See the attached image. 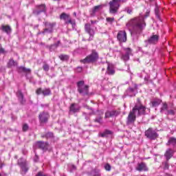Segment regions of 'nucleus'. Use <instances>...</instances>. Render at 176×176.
<instances>
[{"label": "nucleus", "instance_id": "nucleus-1", "mask_svg": "<svg viewBox=\"0 0 176 176\" xmlns=\"http://www.w3.org/2000/svg\"><path fill=\"white\" fill-rule=\"evenodd\" d=\"M151 10H147L145 15L140 14L139 16L135 17L131 19L127 23L126 27H131V35L133 41H138L140 34H142V31L145 30L146 27V23H145V19L149 17Z\"/></svg>", "mask_w": 176, "mask_h": 176}, {"label": "nucleus", "instance_id": "nucleus-2", "mask_svg": "<svg viewBox=\"0 0 176 176\" xmlns=\"http://www.w3.org/2000/svg\"><path fill=\"white\" fill-rule=\"evenodd\" d=\"M145 111H146V107L141 104L140 99H138V102L128 115L126 118V124L128 126L133 124L134 122H135V119H137L138 116H142V115H145Z\"/></svg>", "mask_w": 176, "mask_h": 176}, {"label": "nucleus", "instance_id": "nucleus-3", "mask_svg": "<svg viewBox=\"0 0 176 176\" xmlns=\"http://www.w3.org/2000/svg\"><path fill=\"white\" fill-rule=\"evenodd\" d=\"M128 0H112L109 3L110 14H117L120 3H125Z\"/></svg>", "mask_w": 176, "mask_h": 176}, {"label": "nucleus", "instance_id": "nucleus-4", "mask_svg": "<svg viewBox=\"0 0 176 176\" xmlns=\"http://www.w3.org/2000/svg\"><path fill=\"white\" fill-rule=\"evenodd\" d=\"M78 91L82 96H87L89 94V86L85 85V81L81 80L77 82Z\"/></svg>", "mask_w": 176, "mask_h": 176}, {"label": "nucleus", "instance_id": "nucleus-5", "mask_svg": "<svg viewBox=\"0 0 176 176\" xmlns=\"http://www.w3.org/2000/svg\"><path fill=\"white\" fill-rule=\"evenodd\" d=\"M98 60V53L96 52V50H93L91 54L87 56L84 60H81V63L84 64L89 63H94V61H97Z\"/></svg>", "mask_w": 176, "mask_h": 176}, {"label": "nucleus", "instance_id": "nucleus-6", "mask_svg": "<svg viewBox=\"0 0 176 176\" xmlns=\"http://www.w3.org/2000/svg\"><path fill=\"white\" fill-rule=\"evenodd\" d=\"M160 36L159 34H153L147 40L144 41L146 47H148L149 45H156L159 42Z\"/></svg>", "mask_w": 176, "mask_h": 176}, {"label": "nucleus", "instance_id": "nucleus-7", "mask_svg": "<svg viewBox=\"0 0 176 176\" xmlns=\"http://www.w3.org/2000/svg\"><path fill=\"white\" fill-rule=\"evenodd\" d=\"M138 85L137 84L133 85V88L129 87L125 91V96L128 97H135L137 93H138Z\"/></svg>", "mask_w": 176, "mask_h": 176}, {"label": "nucleus", "instance_id": "nucleus-8", "mask_svg": "<svg viewBox=\"0 0 176 176\" xmlns=\"http://www.w3.org/2000/svg\"><path fill=\"white\" fill-rule=\"evenodd\" d=\"M18 164L20 166L23 174H25L28 172L30 168L28 167V162H27V160H24L23 158H21L18 160Z\"/></svg>", "mask_w": 176, "mask_h": 176}, {"label": "nucleus", "instance_id": "nucleus-9", "mask_svg": "<svg viewBox=\"0 0 176 176\" xmlns=\"http://www.w3.org/2000/svg\"><path fill=\"white\" fill-rule=\"evenodd\" d=\"M44 25L45 28L42 32V34H52V32H53V28H54L56 25V23L44 22Z\"/></svg>", "mask_w": 176, "mask_h": 176}, {"label": "nucleus", "instance_id": "nucleus-10", "mask_svg": "<svg viewBox=\"0 0 176 176\" xmlns=\"http://www.w3.org/2000/svg\"><path fill=\"white\" fill-rule=\"evenodd\" d=\"M145 135L147 138H149V140H156L157 138L159 137L157 132L152 128H149L145 131Z\"/></svg>", "mask_w": 176, "mask_h": 176}, {"label": "nucleus", "instance_id": "nucleus-11", "mask_svg": "<svg viewBox=\"0 0 176 176\" xmlns=\"http://www.w3.org/2000/svg\"><path fill=\"white\" fill-rule=\"evenodd\" d=\"M46 12V6L45 4H41L36 6V9L33 10V14L35 16H39L41 13Z\"/></svg>", "mask_w": 176, "mask_h": 176}, {"label": "nucleus", "instance_id": "nucleus-12", "mask_svg": "<svg viewBox=\"0 0 176 176\" xmlns=\"http://www.w3.org/2000/svg\"><path fill=\"white\" fill-rule=\"evenodd\" d=\"M85 30L87 34L89 35V38L88 41H93V38L94 37V30L91 29V26L89 23H86L85 25Z\"/></svg>", "mask_w": 176, "mask_h": 176}, {"label": "nucleus", "instance_id": "nucleus-13", "mask_svg": "<svg viewBox=\"0 0 176 176\" xmlns=\"http://www.w3.org/2000/svg\"><path fill=\"white\" fill-rule=\"evenodd\" d=\"M36 94L38 96L43 94V96H50V94H52V91L50 90V88H45L43 89L42 88H38L36 91Z\"/></svg>", "mask_w": 176, "mask_h": 176}, {"label": "nucleus", "instance_id": "nucleus-14", "mask_svg": "<svg viewBox=\"0 0 176 176\" xmlns=\"http://www.w3.org/2000/svg\"><path fill=\"white\" fill-rule=\"evenodd\" d=\"M50 117V116H49V113L43 111L39 114L38 119L41 123H46V122H47V120H49Z\"/></svg>", "mask_w": 176, "mask_h": 176}, {"label": "nucleus", "instance_id": "nucleus-15", "mask_svg": "<svg viewBox=\"0 0 176 176\" xmlns=\"http://www.w3.org/2000/svg\"><path fill=\"white\" fill-rule=\"evenodd\" d=\"M117 39L119 42H126L127 41V34L125 31H120L117 35Z\"/></svg>", "mask_w": 176, "mask_h": 176}, {"label": "nucleus", "instance_id": "nucleus-16", "mask_svg": "<svg viewBox=\"0 0 176 176\" xmlns=\"http://www.w3.org/2000/svg\"><path fill=\"white\" fill-rule=\"evenodd\" d=\"M137 171H148V166H146V164L145 162H140L138 164V166L136 167Z\"/></svg>", "mask_w": 176, "mask_h": 176}, {"label": "nucleus", "instance_id": "nucleus-17", "mask_svg": "<svg viewBox=\"0 0 176 176\" xmlns=\"http://www.w3.org/2000/svg\"><path fill=\"white\" fill-rule=\"evenodd\" d=\"M102 8H104V5H99V6H94L92 8L91 16L92 17H94V16H96V14L97 12H100V10H102Z\"/></svg>", "mask_w": 176, "mask_h": 176}, {"label": "nucleus", "instance_id": "nucleus-18", "mask_svg": "<svg viewBox=\"0 0 176 176\" xmlns=\"http://www.w3.org/2000/svg\"><path fill=\"white\" fill-rule=\"evenodd\" d=\"M47 145H48L47 142H38L36 143V146L40 149H42V151L47 150Z\"/></svg>", "mask_w": 176, "mask_h": 176}, {"label": "nucleus", "instance_id": "nucleus-19", "mask_svg": "<svg viewBox=\"0 0 176 176\" xmlns=\"http://www.w3.org/2000/svg\"><path fill=\"white\" fill-rule=\"evenodd\" d=\"M113 116H118L116 110L108 111L105 113V118H113Z\"/></svg>", "mask_w": 176, "mask_h": 176}, {"label": "nucleus", "instance_id": "nucleus-20", "mask_svg": "<svg viewBox=\"0 0 176 176\" xmlns=\"http://www.w3.org/2000/svg\"><path fill=\"white\" fill-rule=\"evenodd\" d=\"M80 109V107L79 105L73 103L70 106V111L73 112L74 113H76V112H79V110Z\"/></svg>", "mask_w": 176, "mask_h": 176}, {"label": "nucleus", "instance_id": "nucleus-21", "mask_svg": "<svg viewBox=\"0 0 176 176\" xmlns=\"http://www.w3.org/2000/svg\"><path fill=\"white\" fill-rule=\"evenodd\" d=\"M1 31L3 32H6L8 35L10 34V32H12V28L9 25H1Z\"/></svg>", "mask_w": 176, "mask_h": 176}, {"label": "nucleus", "instance_id": "nucleus-22", "mask_svg": "<svg viewBox=\"0 0 176 176\" xmlns=\"http://www.w3.org/2000/svg\"><path fill=\"white\" fill-rule=\"evenodd\" d=\"M173 150H171V148H168V150H166L164 156L167 160V162H168L172 157H173Z\"/></svg>", "mask_w": 176, "mask_h": 176}, {"label": "nucleus", "instance_id": "nucleus-23", "mask_svg": "<svg viewBox=\"0 0 176 176\" xmlns=\"http://www.w3.org/2000/svg\"><path fill=\"white\" fill-rule=\"evenodd\" d=\"M107 74H108V75H113V74H115V69L112 64H108Z\"/></svg>", "mask_w": 176, "mask_h": 176}, {"label": "nucleus", "instance_id": "nucleus-24", "mask_svg": "<svg viewBox=\"0 0 176 176\" xmlns=\"http://www.w3.org/2000/svg\"><path fill=\"white\" fill-rule=\"evenodd\" d=\"M16 96L21 104L25 103V100H24V95H23L21 91H18L16 93Z\"/></svg>", "mask_w": 176, "mask_h": 176}, {"label": "nucleus", "instance_id": "nucleus-25", "mask_svg": "<svg viewBox=\"0 0 176 176\" xmlns=\"http://www.w3.org/2000/svg\"><path fill=\"white\" fill-rule=\"evenodd\" d=\"M60 20H64V21H69V19H71V18L69 17V14L65 13V12H63L60 15Z\"/></svg>", "mask_w": 176, "mask_h": 176}, {"label": "nucleus", "instance_id": "nucleus-26", "mask_svg": "<svg viewBox=\"0 0 176 176\" xmlns=\"http://www.w3.org/2000/svg\"><path fill=\"white\" fill-rule=\"evenodd\" d=\"M155 14L160 21H162V18H160V10H159V6L157 4L155 5Z\"/></svg>", "mask_w": 176, "mask_h": 176}, {"label": "nucleus", "instance_id": "nucleus-27", "mask_svg": "<svg viewBox=\"0 0 176 176\" xmlns=\"http://www.w3.org/2000/svg\"><path fill=\"white\" fill-rule=\"evenodd\" d=\"M151 105L153 107H159L162 104V100L160 99H154L151 102Z\"/></svg>", "mask_w": 176, "mask_h": 176}, {"label": "nucleus", "instance_id": "nucleus-28", "mask_svg": "<svg viewBox=\"0 0 176 176\" xmlns=\"http://www.w3.org/2000/svg\"><path fill=\"white\" fill-rule=\"evenodd\" d=\"M168 111V105L167 103L164 102L162 104V107L160 109L161 113H166Z\"/></svg>", "mask_w": 176, "mask_h": 176}, {"label": "nucleus", "instance_id": "nucleus-29", "mask_svg": "<svg viewBox=\"0 0 176 176\" xmlns=\"http://www.w3.org/2000/svg\"><path fill=\"white\" fill-rule=\"evenodd\" d=\"M166 145H172V146H176V138L174 137L170 138Z\"/></svg>", "mask_w": 176, "mask_h": 176}, {"label": "nucleus", "instance_id": "nucleus-30", "mask_svg": "<svg viewBox=\"0 0 176 176\" xmlns=\"http://www.w3.org/2000/svg\"><path fill=\"white\" fill-rule=\"evenodd\" d=\"M112 132L111 131L106 130L104 132L100 133V136L102 138H107L108 135H111Z\"/></svg>", "mask_w": 176, "mask_h": 176}, {"label": "nucleus", "instance_id": "nucleus-31", "mask_svg": "<svg viewBox=\"0 0 176 176\" xmlns=\"http://www.w3.org/2000/svg\"><path fill=\"white\" fill-rule=\"evenodd\" d=\"M161 167L164 170H168V167H170V165H168V161L166 160V162H162Z\"/></svg>", "mask_w": 176, "mask_h": 176}, {"label": "nucleus", "instance_id": "nucleus-32", "mask_svg": "<svg viewBox=\"0 0 176 176\" xmlns=\"http://www.w3.org/2000/svg\"><path fill=\"white\" fill-rule=\"evenodd\" d=\"M42 138H53L54 135L52 132H48L45 135H41Z\"/></svg>", "mask_w": 176, "mask_h": 176}, {"label": "nucleus", "instance_id": "nucleus-33", "mask_svg": "<svg viewBox=\"0 0 176 176\" xmlns=\"http://www.w3.org/2000/svg\"><path fill=\"white\" fill-rule=\"evenodd\" d=\"M124 52H125V54H126V56H129L130 57L133 51L129 47H127L124 49Z\"/></svg>", "mask_w": 176, "mask_h": 176}, {"label": "nucleus", "instance_id": "nucleus-34", "mask_svg": "<svg viewBox=\"0 0 176 176\" xmlns=\"http://www.w3.org/2000/svg\"><path fill=\"white\" fill-rule=\"evenodd\" d=\"M59 58L62 60V61H67V60H68L69 58V56H68V55H60L59 56Z\"/></svg>", "mask_w": 176, "mask_h": 176}, {"label": "nucleus", "instance_id": "nucleus-35", "mask_svg": "<svg viewBox=\"0 0 176 176\" xmlns=\"http://www.w3.org/2000/svg\"><path fill=\"white\" fill-rule=\"evenodd\" d=\"M121 58L124 61H129V60H130V56L129 55H126V54H122Z\"/></svg>", "mask_w": 176, "mask_h": 176}, {"label": "nucleus", "instance_id": "nucleus-36", "mask_svg": "<svg viewBox=\"0 0 176 176\" xmlns=\"http://www.w3.org/2000/svg\"><path fill=\"white\" fill-rule=\"evenodd\" d=\"M176 110L170 109L165 112V115H175Z\"/></svg>", "mask_w": 176, "mask_h": 176}, {"label": "nucleus", "instance_id": "nucleus-37", "mask_svg": "<svg viewBox=\"0 0 176 176\" xmlns=\"http://www.w3.org/2000/svg\"><path fill=\"white\" fill-rule=\"evenodd\" d=\"M124 12H126L128 14H131L133 12V8H131L130 7H126L124 10Z\"/></svg>", "mask_w": 176, "mask_h": 176}, {"label": "nucleus", "instance_id": "nucleus-38", "mask_svg": "<svg viewBox=\"0 0 176 176\" xmlns=\"http://www.w3.org/2000/svg\"><path fill=\"white\" fill-rule=\"evenodd\" d=\"M106 21H107V23H109V24H112L113 23V21H115V18L107 17V18H106Z\"/></svg>", "mask_w": 176, "mask_h": 176}, {"label": "nucleus", "instance_id": "nucleus-39", "mask_svg": "<svg viewBox=\"0 0 176 176\" xmlns=\"http://www.w3.org/2000/svg\"><path fill=\"white\" fill-rule=\"evenodd\" d=\"M19 69H20V71H22L23 72H31V69H27L24 67H20Z\"/></svg>", "mask_w": 176, "mask_h": 176}, {"label": "nucleus", "instance_id": "nucleus-40", "mask_svg": "<svg viewBox=\"0 0 176 176\" xmlns=\"http://www.w3.org/2000/svg\"><path fill=\"white\" fill-rule=\"evenodd\" d=\"M8 67H13V65H16V62L14 61V60L11 59L10 60V61L8 63Z\"/></svg>", "mask_w": 176, "mask_h": 176}, {"label": "nucleus", "instance_id": "nucleus-41", "mask_svg": "<svg viewBox=\"0 0 176 176\" xmlns=\"http://www.w3.org/2000/svg\"><path fill=\"white\" fill-rule=\"evenodd\" d=\"M66 24H72V27H75L76 25L75 21H72L71 19L66 21Z\"/></svg>", "mask_w": 176, "mask_h": 176}, {"label": "nucleus", "instance_id": "nucleus-42", "mask_svg": "<svg viewBox=\"0 0 176 176\" xmlns=\"http://www.w3.org/2000/svg\"><path fill=\"white\" fill-rule=\"evenodd\" d=\"M111 166L109 164H107L106 165H104V169L106 170V171H111Z\"/></svg>", "mask_w": 176, "mask_h": 176}, {"label": "nucleus", "instance_id": "nucleus-43", "mask_svg": "<svg viewBox=\"0 0 176 176\" xmlns=\"http://www.w3.org/2000/svg\"><path fill=\"white\" fill-rule=\"evenodd\" d=\"M43 68L44 71H45L46 72H47V71H49L50 67L49 66V65L45 64V65L43 66Z\"/></svg>", "mask_w": 176, "mask_h": 176}, {"label": "nucleus", "instance_id": "nucleus-44", "mask_svg": "<svg viewBox=\"0 0 176 176\" xmlns=\"http://www.w3.org/2000/svg\"><path fill=\"white\" fill-rule=\"evenodd\" d=\"M95 122H96V123H99L100 124H101V123H102V118H101V117L96 118L95 119Z\"/></svg>", "mask_w": 176, "mask_h": 176}, {"label": "nucleus", "instance_id": "nucleus-45", "mask_svg": "<svg viewBox=\"0 0 176 176\" xmlns=\"http://www.w3.org/2000/svg\"><path fill=\"white\" fill-rule=\"evenodd\" d=\"M34 162H35V163L39 162V157L38 156V155H36V153H35Z\"/></svg>", "mask_w": 176, "mask_h": 176}, {"label": "nucleus", "instance_id": "nucleus-46", "mask_svg": "<svg viewBox=\"0 0 176 176\" xmlns=\"http://www.w3.org/2000/svg\"><path fill=\"white\" fill-rule=\"evenodd\" d=\"M28 130V124H24L23 126V131H27Z\"/></svg>", "mask_w": 176, "mask_h": 176}, {"label": "nucleus", "instance_id": "nucleus-47", "mask_svg": "<svg viewBox=\"0 0 176 176\" xmlns=\"http://www.w3.org/2000/svg\"><path fill=\"white\" fill-rule=\"evenodd\" d=\"M94 176H101V173H100V170H96L94 172Z\"/></svg>", "mask_w": 176, "mask_h": 176}, {"label": "nucleus", "instance_id": "nucleus-48", "mask_svg": "<svg viewBox=\"0 0 176 176\" xmlns=\"http://www.w3.org/2000/svg\"><path fill=\"white\" fill-rule=\"evenodd\" d=\"M82 69H82V67H77V69H76V72H82Z\"/></svg>", "mask_w": 176, "mask_h": 176}, {"label": "nucleus", "instance_id": "nucleus-49", "mask_svg": "<svg viewBox=\"0 0 176 176\" xmlns=\"http://www.w3.org/2000/svg\"><path fill=\"white\" fill-rule=\"evenodd\" d=\"M5 166V164L0 160V168H2Z\"/></svg>", "mask_w": 176, "mask_h": 176}, {"label": "nucleus", "instance_id": "nucleus-50", "mask_svg": "<svg viewBox=\"0 0 176 176\" xmlns=\"http://www.w3.org/2000/svg\"><path fill=\"white\" fill-rule=\"evenodd\" d=\"M83 115H84V116H85L86 120H89V116H87V113H83Z\"/></svg>", "mask_w": 176, "mask_h": 176}, {"label": "nucleus", "instance_id": "nucleus-51", "mask_svg": "<svg viewBox=\"0 0 176 176\" xmlns=\"http://www.w3.org/2000/svg\"><path fill=\"white\" fill-rule=\"evenodd\" d=\"M138 51L141 52L142 53H144V50H142V47H138Z\"/></svg>", "mask_w": 176, "mask_h": 176}, {"label": "nucleus", "instance_id": "nucleus-52", "mask_svg": "<svg viewBox=\"0 0 176 176\" xmlns=\"http://www.w3.org/2000/svg\"><path fill=\"white\" fill-rule=\"evenodd\" d=\"M98 21H91V24H97Z\"/></svg>", "mask_w": 176, "mask_h": 176}, {"label": "nucleus", "instance_id": "nucleus-53", "mask_svg": "<svg viewBox=\"0 0 176 176\" xmlns=\"http://www.w3.org/2000/svg\"><path fill=\"white\" fill-rule=\"evenodd\" d=\"M0 53H5V50L3 48H0Z\"/></svg>", "mask_w": 176, "mask_h": 176}, {"label": "nucleus", "instance_id": "nucleus-54", "mask_svg": "<svg viewBox=\"0 0 176 176\" xmlns=\"http://www.w3.org/2000/svg\"><path fill=\"white\" fill-rule=\"evenodd\" d=\"M58 45H60V41H58L57 43H55L54 45V46H56V47H57V46H58Z\"/></svg>", "mask_w": 176, "mask_h": 176}, {"label": "nucleus", "instance_id": "nucleus-55", "mask_svg": "<svg viewBox=\"0 0 176 176\" xmlns=\"http://www.w3.org/2000/svg\"><path fill=\"white\" fill-rule=\"evenodd\" d=\"M72 170H76V166L73 165V166H72Z\"/></svg>", "mask_w": 176, "mask_h": 176}, {"label": "nucleus", "instance_id": "nucleus-56", "mask_svg": "<svg viewBox=\"0 0 176 176\" xmlns=\"http://www.w3.org/2000/svg\"><path fill=\"white\" fill-rule=\"evenodd\" d=\"M142 54H147V55L149 54V53L148 52H144V51H143Z\"/></svg>", "mask_w": 176, "mask_h": 176}, {"label": "nucleus", "instance_id": "nucleus-57", "mask_svg": "<svg viewBox=\"0 0 176 176\" xmlns=\"http://www.w3.org/2000/svg\"><path fill=\"white\" fill-rule=\"evenodd\" d=\"M42 107H49V104H41V105Z\"/></svg>", "mask_w": 176, "mask_h": 176}, {"label": "nucleus", "instance_id": "nucleus-58", "mask_svg": "<svg viewBox=\"0 0 176 176\" xmlns=\"http://www.w3.org/2000/svg\"><path fill=\"white\" fill-rule=\"evenodd\" d=\"M41 34H43V33H42V32H40L38 33V35H41Z\"/></svg>", "mask_w": 176, "mask_h": 176}, {"label": "nucleus", "instance_id": "nucleus-59", "mask_svg": "<svg viewBox=\"0 0 176 176\" xmlns=\"http://www.w3.org/2000/svg\"><path fill=\"white\" fill-rule=\"evenodd\" d=\"M90 115H91V113H89V116H90Z\"/></svg>", "mask_w": 176, "mask_h": 176}, {"label": "nucleus", "instance_id": "nucleus-60", "mask_svg": "<svg viewBox=\"0 0 176 176\" xmlns=\"http://www.w3.org/2000/svg\"><path fill=\"white\" fill-rule=\"evenodd\" d=\"M87 109H90V108H89V107H87Z\"/></svg>", "mask_w": 176, "mask_h": 176}, {"label": "nucleus", "instance_id": "nucleus-61", "mask_svg": "<svg viewBox=\"0 0 176 176\" xmlns=\"http://www.w3.org/2000/svg\"><path fill=\"white\" fill-rule=\"evenodd\" d=\"M74 15H75V16L76 15V12H74Z\"/></svg>", "mask_w": 176, "mask_h": 176}, {"label": "nucleus", "instance_id": "nucleus-62", "mask_svg": "<svg viewBox=\"0 0 176 176\" xmlns=\"http://www.w3.org/2000/svg\"><path fill=\"white\" fill-rule=\"evenodd\" d=\"M0 176H2V174L0 173Z\"/></svg>", "mask_w": 176, "mask_h": 176}, {"label": "nucleus", "instance_id": "nucleus-63", "mask_svg": "<svg viewBox=\"0 0 176 176\" xmlns=\"http://www.w3.org/2000/svg\"><path fill=\"white\" fill-rule=\"evenodd\" d=\"M102 71H104V69H102Z\"/></svg>", "mask_w": 176, "mask_h": 176}, {"label": "nucleus", "instance_id": "nucleus-64", "mask_svg": "<svg viewBox=\"0 0 176 176\" xmlns=\"http://www.w3.org/2000/svg\"><path fill=\"white\" fill-rule=\"evenodd\" d=\"M150 1H153V0H150Z\"/></svg>", "mask_w": 176, "mask_h": 176}]
</instances>
